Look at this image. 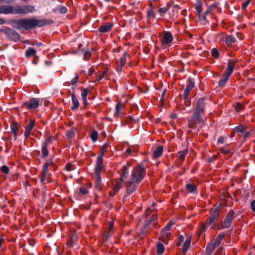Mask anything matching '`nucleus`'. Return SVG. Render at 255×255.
Masks as SVG:
<instances>
[{
	"mask_svg": "<svg viewBox=\"0 0 255 255\" xmlns=\"http://www.w3.org/2000/svg\"><path fill=\"white\" fill-rule=\"evenodd\" d=\"M96 178V184L95 187L99 190H101L102 188L101 185V177L100 175H95Z\"/></svg>",
	"mask_w": 255,
	"mask_h": 255,
	"instance_id": "obj_25",
	"label": "nucleus"
},
{
	"mask_svg": "<svg viewBox=\"0 0 255 255\" xmlns=\"http://www.w3.org/2000/svg\"><path fill=\"white\" fill-rule=\"evenodd\" d=\"M50 165H51V163H49V162H46L43 166V169H42V174L43 175H46V174L47 173V171H48V166Z\"/></svg>",
	"mask_w": 255,
	"mask_h": 255,
	"instance_id": "obj_38",
	"label": "nucleus"
},
{
	"mask_svg": "<svg viewBox=\"0 0 255 255\" xmlns=\"http://www.w3.org/2000/svg\"><path fill=\"white\" fill-rule=\"evenodd\" d=\"M163 152V147L162 146H158L155 150L153 152V156L154 158H158L160 156Z\"/></svg>",
	"mask_w": 255,
	"mask_h": 255,
	"instance_id": "obj_24",
	"label": "nucleus"
},
{
	"mask_svg": "<svg viewBox=\"0 0 255 255\" xmlns=\"http://www.w3.org/2000/svg\"><path fill=\"white\" fill-rule=\"evenodd\" d=\"M244 106L240 103H238L235 106V109L238 112L241 111L243 109H244Z\"/></svg>",
	"mask_w": 255,
	"mask_h": 255,
	"instance_id": "obj_42",
	"label": "nucleus"
},
{
	"mask_svg": "<svg viewBox=\"0 0 255 255\" xmlns=\"http://www.w3.org/2000/svg\"><path fill=\"white\" fill-rule=\"evenodd\" d=\"M152 224L151 220H149L147 221V222L144 224L143 229L142 230L143 234L145 235L149 232L150 230L152 229L151 227H153L152 226Z\"/></svg>",
	"mask_w": 255,
	"mask_h": 255,
	"instance_id": "obj_17",
	"label": "nucleus"
},
{
	"mask_svg": "<svg viewBox=\"0 0 255 255\" xmlns=\"http://www.w3.org/2000/svg\"><path fill=\"white\" fill-rule=\"evenodd\" d=\"M235 132H238L241 133H243L246 131V127L243 125H241L239 127H236L235 128Z\"/></svg>",
	"mask_w": 255,
	"mask_h": 255,
	"instance_id": "obj_37",
	"label": "nucleus"
},
{
	"mask_svg": "<svg viewBox=\"0 0 255 255\" xmlns=\"http://www.w3.org/2000/svg\"><path fill=\"white\" fill-rule=\"evenodd\" d=\"M224 141V138L222 136H220L218 139V143H222Z\"/></svg>",
	"mask_w": 255,
	"mask_h": 255,
	"instance_id": "obj_63",
	"label": "nucleus"
},
{
	"mask_svg": "<svg viewBox=\"0 0 255 255\" xmlns=\"http://www.w3.org/2000/svg\"><path fill=\"white\" fill-rule=\"evenodd\" d=\"M107 146V144L103 145L101 148V151L97 157V159H102L103 158L104 152Z\"/></svg>",
	"mask_w": 255,
	"mask_h": 255,
	"instance_id": "obj_36",
	"label": "nucleus"
},
{
	"mask_svg": "<svg viewBox=\"0 0 255 255\" xmlns=\"http://www.w3.org/2000/svg\"><path fill=\"white\" fill-rule=\"evenodd\" d=\"M51 138L49 137L47 138L44 142L42 147L41 151H42V157L45 158L47 157L48 154V151L47 150V146L48 143L51 142Z\"/></svg>",
	"mask_w": 255,
	"mask_h": 255,
	"instance_id": "obj_12",
	"label": "nucleus"
},
{
	"mask_svg": "<svg viewBox=\"0 0 255 255\" xmlns=\"http://www.w3.org/2000/svg\"><path fill=\"white\" fill-rule=\"evenodd\" d=\"M36 54V50L32 48H29L25 52V56L29 57L31 56H34Z\"/></svg>",
	"mask_w": 255,
	"mask_h": 255,
	"instance_id": "obj_30",
	"label": "nucleus"
},
{
	"mask_svg": "<svg viewBox=\"0 0 255 255\" xmlns=\"http://www.w3.org/2000/svg\"><path fill=\"white\" fill-rule=\"evenodd\" d=\"M194 86V82H193V81L190 79L189 81V84L186 87L184 92L183 96L185 99H186L187 98L190 91L193 88Z\"/></svg>",
	"mask_w": 255,
	"mask_h": 255,
	"instance_id": "obj_15",
	"label": "nucleus"
},
{
	"mask_svg": "<svg viewBox=\"0 0 255 255\" xmlns=\"http://www.w3.org/2000/svg\"><path fill=\"white\" fill-rule=\"evenodd\" d=\"M214 221L215 220L213 219H212L211 217H210V218L208 220H206V223L205 224L207 225H210L212 223H213L214 222Z\"/></svg>",
	"mask_w": 255,
	"mask_h": 255,
	"instance_id": "obj_51",
	"label": "nucleus"
},
{
	"mask_svg": "<svg viewBox=\"0 0 255 255\" xmlns=\"http://www.w3.org/2000/svg\"><path fill=\"white\" fill-rule=\"evenodd\" d=\"M14 6L11 5H2L0 6V13L14 14Z\"/></svg>",
	"mask_w": 255,
	"mask_h": 255,
	"instance_id": "obj_10",
	"label": "nucleus"
},
{
	"mask_svg": "<svg viewBox=\"0 0 255 255\" xmlns=\"http://www.w3.org/2000/svg\"><path fill=\"white\" fill-rule=\"evenodd\" d=\"M172 223L170 222L162 230L161 232V238L163 242H165L166 240L170 238L171 237V233L170 232L171 227Z\"/></svg>",
	"mask_w": 255,
	"mask_h": 255,
	"instance_id": "obj_6",
	"label": "nucleus"
},
{
	"mask_svg": "<svg viewBox=\"0 0 255 255\" xmlns=\"http://www.w3.org/2000/svg\"><path fill=\"white\" fill-rule=\"evenodd\" d=\"M184 241V237L180 235L178 237V241L177 243V246H180Z\"/></svg>",
	"mask_w": 255,
	"mask_h": 255,
	"instance_id": "obj_48",
	"label": "nucleus"
},
{
	"mask_svg": "<svg viewBox=\"0 0 255 255\" xmlns=\"http://www.w3.org/2000/svg\"><path fill=\"white\" fill-rule=\"evenodd\" d=\"M212 55L215 58H218L219 56V52L216 48L212 49L211 51Z\"/></svg>",
	"mask_w": 255,
	"mask_h": 255,
	"instance_id": "obj_44",
	"label": "nucleus"
},
{
	"mask_svg": "<svg viewBox=\"0 0 255 255\" xmlns=\"http://www.w3.org/2000/svg\"><path fill=\"white\" fill-rule=\"evenodd\" d=\"M157 253L159 255H162L164 251V247L162 244L157 243L156 244Z\"/></svg>",
	"mask_w": 255,
	"mask_h": 255,
	"instance_id": "obj_27",
	"label": "nucleus"
},
{
	"mask_svg": "<svg viewBox=\"0 0 255 255\" xmlns=\"http://www.w3.org/2000/svg\"><path fill=\"white\" fill-rule=\"evenodd\" d=\"M78 78L79 77L78 75H75V77L72 79H71V84L72 85H74L77 82Z\"/></svg>",
	"mask_w": 255,
	"mask_h": 255,
	"instance_id": "obj_52",
	"label": "nucleus"
},
{
	"mask_svg": "<svg viewBox=\"0 0 255 255\" xmlns=\"http://www.w3.org/2000/svg\"><path fill=\"white\" fill-rule=\"evenodd\" d=\"M204 99L200 98L198 100L196 108L192 117L189 120V125L191 128L196 126V123H199L201 121V116L203 113Z\"/></svg>",
	"mask_w": 255,
	"mask_h": 255,
	"instance_id": "obj_3",
	"label": "nucleus"
},
{
	"mask_svg": "<svg viewBox=\"0 0 255 255\" xmlns=\"http://www.w3.org/2000/svg\"><path fill=\"white\" fill-rule=\"evenodd\" d=\"M103 170H104V166L102 160H97L96 166L95 168V175H100L101 172Z\"/></svg>",
	"mask_w": 255,
	"mask_h": 255,
	"instance_id": "obj_14",
	"label": "nucleus"
},
{
	"mask_svg": "<svg viewBox=\"0 0 255 255\" xmlns=\"http://www.w3.org/2000/svg\"><path fill=\"white\" fill-rule=\"evenodd\" d=\"M251 0H246L245 2L243 4L242 8L245 9L248 4L250 3Z\"/></svg>",
	"mask_w": 255,
	"mask_h": 255,
	"instance_id": "obj_54",
	"label": "nucleus"
},
{
	"mask_svg": "<svg viewBox=\"0 0 255 255\" xmlns=\"http://www.w3.org/2000/svg\"><path fill=\"white\" fill-rule=\"evenodd\" d=\"M67 136L70 138H72L74 135V131L73 130H71L70 131H68L66 133Z\"/></svg>",
	"mask_w": 255,
	"mask_h": 255,
	"instance_id": "obj_47",
	"label": "nucleus"
},
{
	"mask_svg": "<svg viewBox=\"0 0 255 255\" xmlns=\"http://www.w3.org/2000/svg\"><path fill=\"white\" fill-rule=\"evenodd\" d=\"M191 244V240L190 238H187L186 241L184 242L182 247V251L184 255L186 254L187 252L189 247L190 246Z\"/></svg>",
	"mask_w": 255,
	"mask_h": 255,
	"instance_id": "obj_22",
	"label": "nucleus"
},
{
	"mask_svg": "<svg viewBox=\"0 0 255 255\" xmlns=\"http://www.w3.org/2000/svg\"><path fill=\"white\" fill-rule=\"evenodd\" d=\"M188 153V150H184L182 151H179L178 154L180 158H184L185 157H187L186 156V155Z\"/></svg>",
	"mask_w": 255,
	"mask_h": 255,
	"instance_id": "obj_40",
	"label": "nucleus"
},
{
	"mask_svg": "<svg viewBox=\"0 0 255 255\" xmlns=\"http://www.w3.org/2000/svg\"><path fill=\"white\" fill-rule=\"evenodd\" d=\"M144 174V168L140 165L133 169L129 179L125 183L127 193L130 194L135 190L143 179Z\"/></svg>",
	"mask_w": 255,
	"mask_h": 255,
	"instance_id": "obj_1",
	"label": "nucleus"
},
{
	"mask_svg": "<svg viewBox=\"0 0 255 255\" xmlns=\"http://www.w3.org/2000/svg\"><path fill=\"white\" fill-rule=\"evenodd\" d=\"M236 41V38L232 35L227 36L226 38V42L228 45H231Z\"/></svg>",
	"mask_w": 255,
	"mask_h": 255,
	"instance_id": "obj_29",
	"label": "nucleus"
},
{
	"mask_svg": "<svg viewBox=\"0 0 255 255\" xmlns=\"http://www.w3.org/2000/svg\"><path fill=\"white\" fill-rule=\"evenodd\" d=\"M221 252H222V249L221 248L218 249L217 250L215 255H220V254H221Z\"/></svg>",
	"mask_w": 255,
	"mask_h": 255,
	"instance_id": "obj_62",
	"label": "nucleus"
},
{
	"mask_svg": "<svg viewBox=\"0 0 255 255\" xmlns=\"http://www.w3.org/2000/svg\"><path fill=\"white\" fill-rule=\"evenodd\" d=\"M122 182L123 181H121L120 180V181H117L116 182V184L114 185L113 188L115 192H118L120 190V189L121 188L122 186Z\"/></svg>",
	"mask_w": 255,
	"mask_h": 255,
	"instance_id": "obj_33",
	"label": "nucleus"
},
{
	"mask_svg": "<svg viewBox=\"0 0 255 255\" xmlns=\"http://www.w3.org/2000/svg\"><path fill=\"white\" fill-rule=\"evenodd\" d=\"M90 53L89 52H86L84 55V59L87 60L90 57Z\"/></svg>",
	"mask_w": 255,
	"mask_h": 255,
	"instance_id": "obj_60",
	"label": "nucleus"
},
{
	"mask_svg": "<svg viewBox=\"0 0 255 255\" xmlns=\"http://www.w3.org/2000/svg\"><path fill=\"white\" fill-rule=\"evenodd\" d=\"M72 164L71 163H69L67 164V165H66L65 169L67 171H70L72 169Z\"/></svg>",
	"mask_w": 255,
	"mask_h": 255,
	"instance_id": "obj_56",
	"label": "nucleus"
},
{
	"mask_svg": "<svg viewBox=\"0 0 255 255\" xmlns=\"http://www.w3.org/2000/svg\"><path fill=\"white\" fill-rule=\"evenodd\" d=\"M130 152H131L130 149L128 148L127 149L126 152V154L127 157H128V154H129L130 153Z\"/></svg>",
	"mask_w": 255,
	"mask_h": 255,
	"instance_id": "obj_64",
	"label": "nucleus"
},
{
	"mask_svg": "<svg viewBox=\"0 0 255 255\" xmlns=\"http://www.w3.org/2000/svg\"><path fill=\"white\" fill-rule=\"evenodd\" d=\"M39 100L36 98L31 99L29 102H25L23 104V107L27 109H34L39 106Z\"/></svg>",
	"mask_w": 255,
	"mask_h": 255,
	"instance_id": "obj_8",
	"label": "nucleus"
},
{
	"mask_svg": "<svg viewBox=\"0 0 255 255\" xmlns=\"http://www.w3.org/2000/svg\"><path fill=\"white\" fill-rule=\"evenodd\" d=\"M124 108V104L119 102L116 106L115 115L119 116L123 114V109Z\"/></svg>",
	"mask_w": 255,
	"mask_h": 255,
	"instance_id": "obj_19",
	"label": "nucleus"
},
{
	"mask_svg": "<svg viewBox=\"0 0 255 255\" xmlns=\"http://www.w3.org/2000/svg\"><path fill=\"white\" fill-rule=\"evenodd\" d=\"M113 26L112 23H107L99 27V30L101 32H107L111 30Z\"/></svg>",
	"mask_w": 255,
	"mask_h": 255,
	"instance_id": "obj_20",
	"label": "nucleus"
},
{
	"mask_svg": "<svg viewBox=\"0 0 255 255\" xmlns=\"http://www.w3.org/2000/svg\"><path fill=\"white\" fill-rule=\"evenodd\" d=\"M178 9H179V6L177 5H174L173 6L172 10H173V12L174 13L173 14V16L175 15L176 12H177Z\"/></svg>",
	"mask_w": 255,
	"mask_h": 255,
	"instance_id": "obj_53",
	"label": "nucleus"
},
{
	"mask_svg": "<svg viewBox=\"0 0 255 255\" xmlns=\"http://www.w3.org/2000/svg\"><path fill=\"white\" fill-rule=\"evenodd\" d=\"M219 210L218 208H216L211 212L210 217L214 220H215L219 217Z\"/></svg>",
	"mask_w": 255,
	"mask_h": 255,
	"instance_id": "obj_32",
	"label": "nucleus"
},
{
	"mask_svg": "<svg viewBox=\"0 0 255 255\" xmlns=\"http://www.w3.org/2000/svg\"><path fill=\"white\" fill-rule=\"evenodd\" d=\"M59 11L62 13H65L67 12V8L65 7H61L59 8Z\"/></svg>",
	"mask_w": 255,
	"mask_h": 255,
	"instance_id": "obj_55",
	"label": "nucleus"
},
{
	"mask_svg": "<svg viewBox=\"0 0 255 255\" xmlns=\"http://www.w3.org/2000/svg\"><path fill=\"white\" fill-rule=\"evenodd\" d=\"M224 234L223 233L220 234L217 237L213 240H212L210 243L207 245L204 255H211L214 252L215 248L219 246L221 241L223 240Z\"/></svg>",
	"mask_w": 255,
	"mask_h": 255,
	"instance_id": "obj_4",
	"label": "nucleus"
},
{
	"mask_svg": "<svg viewBox=\"0 0 255 255\" xmlns=\"http://www.w3.org/2000/svg\"><path fill=\"white\" fill-rule=\"evenodd\" d=\"M251 207L252 211L255 212V200L253 201L251 203Z\"/></svg>",
	"mask_w": 255,
	"mask_h": 255,
	"instance_id": "obj_58",
	"label": "nucleus"
},
{
	"mask_svg": "<svg viewBox=\"0 0 255 255\" xmlns=\"http://www.w3.org/2000/svg\"><path fill=\"white\" fill-rule=\"evenodd\" d=\"M157 218V215H152L151 216L150 219H149L150 220H151V222L153 223L152 225L153 227H155Z\"/></svg>",
	"mask_w": 255,
	"mask_h": 255,
	"instance_id": "obj_41",
	"label": "nucleus"
},
{
	"mask_svg": "<svg viewBox=\"0 0 255 255\" xmlns=\"http://www.w3.org/2000/svg\"><path fill=\"white\" fill-rule=\"evenodd\" d=\"M35 11V7L29 5L14 6V14L24 15Z\"/></svg>",
	"mask_w": 255,
	"mask_h": 255,
	"instance_id": "obj_5",
	"label": "nucleus"
},
{
	"mask_svg": "<svg viewBox=\"0 0 255 255\" xmlns=\"http://www.w3.org/2000/svg\"><path fill=\"white\" fill-rule=\"evenodd\" d=\"M173 40V37L169 32H166L164 33L161 40L163 45H167L170 44Z\"/></svg>",
	"mask_w": 255,
	"mask_h": 255,
	"instance_id": "obj_11",
	"label": "nucleus"
},
{
	"mask_svg": "<svg viewBox=\"0 0 255 255\" xmlns=\"http://www.w3.org/2000/svg\"><path fill=\"white\" fill-rule=\"evenodd\" d=\"M122 68L123 67H121V65L117 67V70L119 73H121L122 72Z\"/></svg>",
	"mask_w": 255,
	"mask_h": 255,
	"instance_id": "obj_61",
	"label": "nucleus"
},
{
	"mask_svg": "<svg viewBox=\"0 0 255 255\" xmlns=\"http://www.w3.org/2000/svg\"><path fill=\"white\" fill-rule=\"evenodd\" d=\"M214 221L215 220L213 219H212L211 217H210V218L208 220H206V223L205 224L207 225H210L212 223H213L214 222Z\"/></svg>",
	"mask_w": 255,
	"mask_h": 255,
	"instance_id": "obj_50",
	"label": "nucleus"
},
{
	"mask_svg": "<svg viewBox=\"0 0 255 255\" xmlns=\"http://www.w3.org/2000/svg\"><path fill=\"white\" fill-rule=\"evenodd\" d=\"M229 77V76L224 73L223 78L219 82V85L221 86H223L228 80Z\"/></svg>",
	"mask_w": 255,
	"mask_h": 255,
	"instance_id": "obj_34",
	"label": "nucleus"
},
{
	"mask_svg": "<svg viewBox=\"0 0 255 255\" xmlns=\"http://www.w3.org/2000/svg\"><path fill=\"white\" fill-rule=\"evenodd\" d=\"M206 225L205 223L202 224L199 231V235H201L203 232H204L206 230Z\"/></svg>",
	"mask_w": 255,
	"mask_h": 255,
	"instance_id": "obj_46",
	"label": "nucleus"
},
{
	"mask_svg": "<svg viewBox=\"0 0 255 255\" xmlns=\"http://www.w3.org/2000/svg\"><path fill=\"white\" fill-rule=\"evenodd\" d=\"M1 171L5 174H7L9 172V168L7 166L3 165L1 167Z\"/></svg>",
	"mask_w": 255,
	"mask_h": 255,
	"instance_id": "obj_45",
	"label": "nucleus"
},
{
	"mask_svg": "<svg viewBox=\"0 0 255 255\" xmlns=\"http://www.w3.org/2000/svg\"><path fill=\"white\" fill-rule=\"evenodd\" d=\"M202 4L200 1H198L196 4V12L198 14H200L201 11Z\"/></svg>",
	"mask_w": 255,
	"mask_h": 255,
	"instance_id": "obj_43",
	"label": "nucleus"
},
{
	"mask_svg": "<svg viewBox=\"0 0 255 255\" xmlns=\"http://www.w3.org/2000/svg\"><path fill=\"white\" fill-rule=\"evenodd\" d=\"M98 133L96 130H93L92 131L91 134V138L92 140H93V141L95 142V141H97V140L98 139Z\"/></svg>",
	"mask_w": 255,
	"mask_h": 255,
	"instance_id": "obj_39",
	"label": "nucleus"
},
{
	"mask_svg": "<svg viewBox=\"0 0 255 255\" xmlns=\"http://www.w3.org/2000/svg\"><path fill=\"white\" fill-rule=\"evenodd\" d=\"M234 218V211L232 210L230 211L227 214L224 222L222 223V228H228L230 227Z\"/></svg>",
	"mask_w": 255,
	"mask_h": 255,
	"instance_id": "obj_7",
	"label": "nucleus"
},
{
	"mask_svg": "<svg viewBox=\"0 0 255 255\" xmlns=\"http://www.w3.org/2000/svg\"><path fill=\"white\" fill-rule=\"evenodd\" d=\"M154 14V10L153 8H151L147 13V16L148 17L151 16Z\"/></svg>",
	"mask_w": 255,
	"mask_h": 255,
	"instance_id": "obj_59",
	"label": "nucleus"
},
{
	"mask_svg": "<svg viewBox=\"0 0 255 255\" xmlns=\"http://www.w3.org/2000/svg\"><path fill=\"white\" fill-rule=\"evenodd\" d=\"M71 98H72V103H73V107H72V110L76 109L79 107V102H78V100L77 99V98H76L74 94L71 95Z\"/></svg>",
	"mask_w": 255,
	"mask_h": 255,
	"instance_id": "obj_26",
	"label": "nucleus"
},
{
	"mask_svg": "<svg viewBox=\"0 0 255 255\" xmlns=\"http://www.w3.org/2000/svg\"><path fill=\"white\" fill-rule=\"evenodd\" d=\"M186 188L187 190L188 191V192L191 193L194 192L195 191H196L197 189L196 186L195 185L190 183L186 184Z\"/></svg>",
	"mask_w": 255,
	"mask_h": 255,
	"instance_id": "obj_31",
	"label": "nucleus"
},
{
	"mask_svg": "<svg viewBox=\"0 0 255 255\" xmlns=\"http://www.w3.org/2000/svg\"><path fill=\"white\" fill-rule=\"evenodd\" d=\"M47 23L46 19L38 20L34 18H22L17 22V28L29 29L35 26L42 27Z\"/></svg>",
	"mask_w": 255,
	"mask_h": 255,
	"instance_id": "obj_2",
	"label": "nucleus"
},
{
	"mask_svg": "<svg viewBox=\"0 0 255 255\" xmlns=\"http://www.w3.org/2000/svg\"><path fill=\"white\" fill-rule=\"evenodd\" d=\"M80 191L81 193H83V194H86L88 193L87 190L84 187H81L80 188Z\"/></svg>",
	"mask_w": 255,
	"mask_h": 255,
	"instance_id": "obj_57",
	"label": "nucleus"
},
{
	"mask_svg": "<svg viewBox=\"0 0 255 255\" xmlns=\"http://www.w3.org/2000/svg\"><path fill=\"white\" fill-rule=\"evenodd\" d=\"M34 121L31 120L29 124L26 126V130L24 132V136L25 137H28L29 136L31 133V130L34 126Z\"/></svg>",
	"mask_w": 255,
	"mask_h": 255,
	"instance_id": "obj_16",
	"label": "nucleus"
},
{
	"mask_svg": "<svg viewBox=\"0 0 255 255\" xmlns=\"http://www.w3.org/2000/svg\"><path fill=\"white\" fill-rule=\"evenodd\" d=\"M10 128L13 134L14 139L16 140L18 125L17 124L13 123L10 126Z\"/></svg>",
	"mask_w": 255,
	"mask_h": 255,
	"instance_id": "obj_28",
	"label": "nucleus"
},
{
	"mask_svg": "<svg viewBox=\"0 0 255 255\" xmlns=\"http://www.w3.org/2000/svg\"><path fill=\"white\" fill-rule=\"evenodd\" d=\"M128 56L127 53H125L123 56L121 58L120 65L121 67H123L126 63L127 57Z\"/></svg>",
	"mask_w": 255,
	"mask_h": 255,
	"instance_id": "obj_35",
	"label": "nucleus"
},
{
	"mask_svg": "<svg viewBox=\"0 0 255 255\" xmlns=\"http://www.w3.org/2000/svg\"><path fill=\"white\" fill-rule=\"evenodd\" d=\"M168 10V8L167 7H161L159 9V12L160 14L165 13Z\"/></svg>",
	"mask_w": 255,
	"mask_h": 255,
	"instance_id": "obj_49",
	"label": "nucleus"
},
{
	"mask_svg": "<svg viewBox=\"0 0 255 255\" xmlns=\"http://www.w3.org/2000/svg\"><path fill=\"white\" fill-rule=\"evenodd\" d=\"M215 6V4H212L208 8L207 10L206 11L203 16L201 18L200 17V20L202 22L205 23V22L206 20V16L211 12L213 8Z\"/></svg>",
	"mask_w": 255,
	"mask_h": 255,
	"instance_id": "obj_21",
	"label": "nucleus"
},
{
	"mask_svg": "<svg viewBox=\"0 0 255 255\" xmlns=\"http://www.w3.org/2000/svg\"><path fill=\"white\" fill-rule=\"evenodd\" d=\"M130 166V164L128 163L126 165H123L122 166L121 170V174L120 177L121 181H123L128 175V168Z\"/></svg>",
	"mask_w": 255,
	"mask_h": 255,
	"instance_id": "obj_9",
	"label": "nucleus"
},
{
	"mask_svg": "<svg viewBox=\"0 0 255 255\" xmlns=\"http://www.w3.org/2000/svg\"><path fill=\"white\" fill-rule=\"evenodd\" d=\"M234 68V62L231 60H229L227 68L224 74L230 76L232 73L233 70Z\"/></svg>",
	"mask_w": 255,
	"mask_h": 255,
	"instance_id": "obj_18",
	"label": "nucleus"
},
{
	"mask_svg": "<svg viewBox=\"0 0 255 255\" xmlns=\"http://www.w3.org/2000/svg\"><path fill=\"white\" fill-rule=\"evenodd\" d=\"M7 36H8L12 40L16 41L19 39L20 36L19 34L12 30H9L6 32Z\"/></svg>",
	"mask_w": 255,
	"mask_h": 255,
	"instance_id": "obj_13",
	"label": "nucleus"
},
{
	"mask_svg": "<svg viewBox=\"0 0 255 255\" xmlns=\"http://www.w3.org/2000/svg\"><path fill=\"white\" fill-rule=\"evenodd\" d=\"M90 92V90L88 88L83 89L81 93V97L85 104L87 103V97Z\"/></svg>",
	"mask_w": 255,
	"mask_h": 255,
	"instance_id": "obj_23",
	"label": "nucleus"
}]
</instances>
